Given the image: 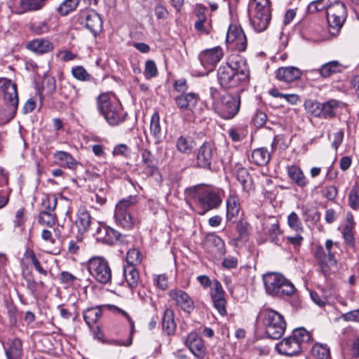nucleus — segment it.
<instances>
[{
	"label": "nucleus",
	"instance_id": "8",
	"mask_svg": "<svg viewBox=\"0 0 359 359\" xmlns=\"http://www.w3.org/2000/svg\"><path fill=\"white\" fill-rule=\"evenodd\" d=\"M217 159V149L212 142H205L197 149L196 163L200 168L212 170V165L216 164Z\"/></svg>",
	"mask_w": 359,
	"mask_h": 359
},
{
	"label": "nucleus",
	"instance_id": "11",
	"mask_svg": "<svg viewBox=\"0 0 359 359\" xmlns=\"http://www.w3.org/2000/svg\"><path fill=\"white\" fill-rule=\"evenodd\" d=\"M241 97L239 94H225L220 97L218 114L224 119L233 118L239 111Z\"/></svg>",
	"mask_w": 359,
	"mask_h": 359
},
{
	"label": "nucleus",
	"instance_id": "23",
	"mask_svg": "<svg viewBox=\"0 0 359 359\" xmlns=\"http://www.w3.org/2000/svg\"><path fill=\"white\" fill-rule=\"evenodd\" d=\"M276 78L281 81L290 83L300 79L302 71L295 67H282L276 72Z\"/></svg>",
	"mask_w": 359,
	"mask_h": 359
},
{
	"label": "nucleus",
	"instance_id": "38",
	"mask_svg": "<svg viewBox=\"0 0 359 359\" xmlns=\"http://www.w3.org/2000/svg\"><path fill=\"white\" fill-rule=\"evenodd\" d=\"M252 160L257 165H266L271 159V155L269 151L264 148H258L252 152Z\"/></svg>",
	"mask_w": 359,
	"mask_h": 359
},
{
	"label": "nucleus",
	"instance_id": "52",
	"mask_svg": "<svg viewBox=\"0 0 359 359\" xmlns=\"http://www.w3.org/2000/svg\"><path fill=\"white\" fill-rule=\"evenodd\" d=\"M348 203L353 210L359 208V187L354 185L348 195Z\"/></svg>",
	"mask_w": 359,
	"mask_h": 359
},
{
	"label": "nucleus",
	"instance_id": "60",
	"mask_svg": "<svg viewBox=\"0 0 359 359\" xmlns=\"http://www.w3.org/2000/svg\"><path fill=\"white\" fill-rule=\"evenodd\" d=\"M340 318L346 322L359 323V309L353 310L346 313H343Z\"/></svg>",
	"mask_w": 359,
	"mask_h": 359
},
{
	"label": "nucleus",
	"instance_id": "58",
	"mask_svg": "<svg viewBox=\"0 0 359 359\" xmlns=\"http://www.w3.org/2000/svg\"><path fill=\"white\" fill-rule=\"evenodd\" d=\"M72 72L74 77L81 81H86L90 78V74L82 66L73 68Z\"/></svg>",
	"mask_w": 359,
	"mask_h": 359
},
{
	"label": "nucleus",
	"instance_id": "10",
	"mask_svg": "<svg viewBox=\"0 0 359 359\" xmlns=\"http://www.w3.org/2000/svg\"><path fill=\"white\" fill-rule=\"evenodd\" d=\"M89 273L100 283L107 284L111 278L108 262L102 257H93L87 263Z\"/></svg>",
	"mask_w": 359,
	"mask_h": 359
},
{
	"label": "nucleus",
	"instance_id": "56",
	"mask_svg": "<svg viewBox=\"0 0 359 359\" xmlns=\"http://www.w3.org/2000/svg\"><path fill=\"white\" fill-rule=\"evenodd\" d=\"M57 199L55 195H48L43 200L42 205L44 208L43 211L53 212L56 208Z\"/></svg>",
	"mask_w": 359,
	"mask_h": 359
},
{
	"label": "nucleus",
	"instance_id": "29",
	"mask_svg": "<svg viewBox=\"0 0 359 359\" xmlns=\"http://www.w3.org/2000/svg\"><path fill=\"white\" fill-rule=\"evenodd\" d=\"M27 48L34 53L44 54L53 49V44L47 39H37L27 43Z\"/></svg>",
	"mask_w": 359,
	"mask_h": 359
},
{
	"label": "nucleus",
	"instance_id": "47",
	"mask_svg": "<svg viewBox=\"0 0 359 359\" xmlns=\"http://www.w3.org/2000/svg\"><path fill=\"white\" fill-rule=\"evenodd\" d=\"M205 9L203 8H200L197 11V20L195 22V28L196 30L203 32L208 33V26L209 25V22L207 21V19L205 15Z\"/></svg>",
	"mask_w": 359,
	"mask_h": 359
},
{
	"label": "nucleus",
	"instance_id": "51",
	"mask_svg": "<svg viewBox=\"0 0 359 359\" xmlns=\"http://www.w3.org/2000/svg\"><path fill=\"white\" fill-rule=\"evenodd\" d=\"M46 0H21L20 5L25 11H36L40 9Z\"/></svg>",
	"mask_w": 359,
	"mask_h": 359
},
{
	"label": "nucleus",
	"instance_id": "45",
	"mask_svg": "<svg viewBox=\"0 0 359 359\" xmlns=\"http://www.w3.org/2000/svg\"><path fill=\"white\" fill-rule=\"evenodd\" d=\"M81 0H65L57 8V12L62 16H65L75 11Z\"/></svg>",
	"mask_w": 359,
	"mask_h": 359
},
{
	"label": "nucleus",
	"instance_id": "30",
	"mask_svg": "<svg viewBox=\"0 0 359 359\" xmlns=\"http://www.w3.org/2000/svg\"><path fill=\"white\" fill-rule=\"evenodd\" d=\"M196 146L194 139L187 135H182L176 140L177 150L184 154H190Z\"/></svg>",
	"mask_w": 359,
	"mask_h": 359
},
{
	"label": "nucleus",
	"instance_id": "6",
	"mask_svg": "<svg viewBox=\"0 0 359 359\" xmlns=\"http://www.w3.org/2000/svg\"><path fill=\"white\" fill-rule=\"evenodd\" d=\"M137 203L136 196H130L118 202L115 207L114 218L116 224L125 229H131L135 224L131 211Z\"/></svg>",
	"mask_w": 359,
	"mask_h": 359
},
{
	"label": "nucleus",
	"instance_id": "53",
	"mask_svg": "<svg viewBox=\"0 0 359 359\" xmlns=\"http://www.w3.org/2000/svg\"><path fill=\"white\" fill-rule=\"evenodd\" d=\"M288 226L297 232L303 231L302 222L299 216L294 212H291L287 217Z\"/></svg>",
	"mask_w": 359,
	"mask_h": 359
},
{
	"label": "nucleus",
	"instance_id": "44",
	"mask_svg": "<svg viewBox=\"0 0 359 359\" xmlns=\"http://www.w3.org/2000/svg\"><path fill=\"white\" fill-rule=\"evenodd\" d=\"M211 297L213 305L219 313L222 316H225L226 314V301L224 297V293H212Z\"/></svg>",
	"mask_w": 359,
	"mask_h": 359
},
{
	"label": "nucleus",
	"instance_id": "22",
	"mask_svg": "<svg viewBox=\"0 0 359 359\" xmlns=\"http://www.w3.org/2000/svg\"><path fill=\"white\" fill-rule=\"evenodd\" d=\"M346 68L343 64L337 60L327 62L320 66L318 69L312 70L313 72L318 73L323 78L327 79L332 75L342 72Z\"/></svg>",
	"mask_w": 359,
	"mask_h": 359
},
{
	"label": "nucleus",
	"instance_id": "31",
	"mask_svg": "<svg viewBox=\"0 0 359 359\" xmlns=\"http://www.w3.org/2000/svg\"><path fill=\"white\" fill-rule=\"evenodd\" d=\"M109 306V305L97 306L95 308H90L85 311L83 312V318L86 324L89 327H91L93 323H96L100 319V318L102 316L101 309L102 307H107L110 310L117 311L116 309L113 307L110 308Z\"/></svg>",
	"mask_w": 359,
	"mask_h": 359
},
{
	"label": "nucleus",
	"instance_id": "37",
	"mask_svg": "<svg viewBox=\"0 0 359 359\" xmlns=\"http://www.w3.org/2000/svg\"><path fill=\"white\" fill-rule=\"evenodd\" d=\"M236 177L238 181L241 183L243 187V189L250 193L254 190L253 183L248 171L245 168H239L237 170Z\"/></svg>",
	"mask_w": 359,
	"mask_h": 359
},
{
	"label": "nucleus",
	"instance_id": "28",
	"mask_svg": "<svg viewBox=\"0 0 359 359\" xmlns=\"http://www.w3.org/2000/svg\"><path fill=\"white\" fill-rule=\"evenodd\" d=\"M109 307H110V308L113 307V308L116 309L117 310V312L121 313L123 316H124L128 319V320L130 322V328H131L130 334V337L128 339V340H126L125 341H119V340H116V339H107V340H105V342H103V343L109 344V345H113V346H126V347L130 346L133 343V334L134 329H135L134 322L131 320V318H130L128 314L125 311H123L115 306H109Z\"/></svg>",
	"mask_w": 359,
	"mask_h": 359
},
{
	"label": "nucleus",
	"instance_id": "32",
	"mask_svg": "<svg viewBox=\"0 0 359 359\" xmlns=\"http://www.w3.org/2000/svg\"><path fill=\"white\" fill-rule=\"evenodd\" d=\"M176 304L184 311L190 313L194 309V302L187 293H170Z\"/></svg>",
	"mask_w": 359,
	"mask_h": 359
},
{
	"label": "nucleus",
	"instance_id": "57",
	"mask_svg": "<svg viewBox=\"0 0 359 359\" xmlns=\"http://www.w3.org/2000/svg\"><path fill=\"white\" fill-rule=\"evenodd\" d=\"M153 282L158 290H165L168 288V280L165 274L155 276Z\"/></svg>",
	"mask_w": 359,
	"mask_h": 359
},
{
	"label": "nucleus",
	"instance_id": "34",
	"mask_svg": "<svg viewBox=\"0 0 359 359\" xmlns=\"http://www.w3.org/2000/svg\"><path fill=\"white\" fill-rule=\"evenodd\" d=\"M150 133L155 140V144L162 142L163 135L160 123V116L158 111H155L151 118Z\"/></svg>",
	"mask_w": 359,
	"mask_h": 359
},
{
	"label": "nucleus",
	"instance_id": "36",
	"mask_svg": "<svg viewBox=\"0 0 359 359\" xmlns=\"http://www.w3.org/2000/svg\"><path fill=\"white\" fill-rule=\"evenodd\" d=\"M314 255L318 260L323 273L326 276L330 273L331 267L332 266V264H330L328 254L327 255L325 253V250L322 246H317L314 252Z\"/></svg>",
	"mask_w": 359,
	"mask_h": 359
},
{
	"label": "nucleus",
	"instance_id": "9",
	"mask_svg": "<svg viewBox=\"0 0 359 359\" xmlns=\"http://www.w3.org/2000/svg\"><path fill=\"white\" fill-rule=\"evenodd\" d=\"M263 281L266 292H296L294 284L280 273H266Z\"/></svg>",
	"mask_w": 359,
	"mask_h": 359
},
{
	"label": "nucleus",
	"instance_id": "24",
	"mask_svg": "<svg viewBox=\"0 0 359 359\" xmlns=\"http://www.w3.org/2000/svg\"><path fill=\"white\" fill-rule=\"evenodd\" d=\"M241 205L238 197L235 194H230L226 200V220L229 222L235 223Z\"/></svg>",
	"mask_w": 359,
	"mask_h": 359
},
{
	"label": "nucleus",
	"instance_id": "19",
	"mask_svg": "<svg viewBox=\"0 0 359 359\" xmlns=\"http://www.w3.org/2000/svg\"><path fill=\"white\" fill-rule=\"evenodd\" d=\"M186 346L197 358H203L205 355V346L202 339L196 332H191L187 337Z\"/></svg>",
	"mask_w": 359,
	"mask_h": 359
},
{
	"label": "nucleus",
	"instance_id": "64",
	"mask_svg": "<svg viewBox=\"0 0 359 359\" xmlns=\"http://www.w3.org/2000/svg\"><path fill=\"white\" fill-rule=\"evenodd\" d=\"M267 120L266 114L262 111H257L253 118V122L257 127H262Z\"/></svg>",
	"mask_w": 359,
	"mask_h": 359
},
{
	"label": "nucleus",
	"instance_id": "48",
	"mask_svg": "<svg viewBox=\"0 0 359 359\" xmlns=\"http://www.w3.org/2000/svg\"><path fill=\"white\" fill-rule=\"evenodd\" d=\"M291 336L301 346L302 343L309 342L311 339V333L304 327L294 330Z\"/></svg>",
	"mask_w": 359,
	"mask_h": 359
},
{
	"label": "nucleus",
	"instance_id": "35",
	"mask_svg": "<svg viewBox=\"0 0 359 359\" xmlns=\"http://www.w3.org/2000/svg\"><path fill=\"white\" fill-rule=\"evenodd\" d=\"M53 157L59 163L72 170L76 169L79 164L77 161L69 153L64 151H55L53 154Z\"/></svg>",
	"mask_w": 359,
	"mask_h": 359
},
{
	"label": "nucleus",
	"instance_id": "12",
	"mask_svg": "<svg viewBox=\"0 0 359 359\" xmlns=\"http://www.w3.org/2000/svg\"><path fill=\"white\" fill-rule=\"evenodd\" d=\"M223 56L224 52L220 46L201 51L198 55V59L201 65L205 69V72H203L202 74L208 75L209 72H212Z\"/></svg>",
	"mask_w": 359,
	"mask_h": 359
},
{
	"label": "nucleus",
	"instance_id": "1",
	"mask_svg": "<svg viewBox=\"0 0 359 359\" xmlns=\"http://www.w3.org/2000/svg\"><path fill=\"white\" fill-rule=\"evenodd\" d=\"M249 70L245 60L240 55H231L228 62L217 70V80L224 88H231L247 83Z\"/></svg>",
	"mask_w": 359,
	"mask_h": 359
},
{
	"label": "nucleus",
	"instance_id": "62",
	"mask_svg": "<svg viewBox=\"0 0 359 359\" xmlns=\"http://www.w3.org/2000/svg\"><path fill=\"white\" fill-rule=\"evenodd\" d=\"M325 0H316L312 2H311L308 6H307V11L309 13H313L317 11H320L324 9L326 10L327 6L326 5H322V6H320V4H322Z\"/></svg>",
	"mask_w": 359,
	"mask_h": 359
},
{
	"label": "nucleus",
	"instance_id": "4",
	"mask_svg": "<svg viewBox=\"0 0 359 359\" xmlns=\"http://www.w3.org/2000/svg\"><path fill=\"white\" fill-rule=\"evenodd\" d=\"M259 316L269 338L278 339L283 335L286 322L280 313L273 309H265L260 312Z\"/></svg>",
	"mask_w": 359,
	"mask_h": 359
},
{
	"label": "nucleus",
	"instance_id": "50",
	"mask_svg": "<svg viewBox=\"0 0 359 359\" xmlns=\"http://www.w3.org/2000/svg\"><path fill=\"white\" fill-rule=\"evenodd\" d=\"M38 221L42 225L51 227L55 224V215L52 212L41 211Z\"/></svg>",
	"mask_w": 359,
	"mask_h": 359
},
{
	"label": "nucleus",
	"instance_id": "3",
	"mask_svg": "<svg viewBox=\"0 0 359 359\" xmlns=\"http://www.w3.org/2000/svg\"><path fill=\"white\" fill-rule=\"evenodd\" d=\"M189 196L192 198L196 204L202 208L199 212L203 215L208 210L217 208L222 203L221 191L209 187H194L188 190Z\"/></svg>",
	"mask_w": 359,
	"mask_h": 359
},
{
	"label": "nucleus",
	"instance_id": "49",
	"mask_svg": "<svg viewBox=\"0 0 359 359\" xmlns=\"http://www.w3.org/2000/svg\"><path fill=\"white\" fill-rule=\"evenodd\" d=\"M304 106L307 111L311 113L313 116L321 118L322 103L312 100H308L305 102Z\"/></svg>",
	"mask_w": 359,
	"mask_h": 359
},
{
	"label": "nucleus",
	"instance_id": "41",
	"mask_svg": "<svg viewBox=\"0 0 359 359\" xmlns=\"http://www.w3.org/2000/svg\"><path fill=\"white\" fill-rule=\"evenodd\" d=\"M50 19H45L32 22L29 25V29L36 35L47 34L50 29Z\"/></svg>",
	"mask_w": 359,
	"mask_h": 359
},
{
	"label": "nucleus",
	"instance_id": "17",
	"mask_svg": "<svg viewBox=\"0 0 359 359\" xmlns=\"http://www.w3.org/2000/svg\"><path fill=\"white\" fill-rule=\"evenodd\" d=\"M95 235L97 241L107 245L114 244L121 236L118 231L106 225H100Z\"/></svg>",
	"mask_w": 359,
	"mask_h": 359
},
{
	"label": "nucleus",
	"instance_id": "26",
	"mask_svg": "<svg viewBox=\"0 0 359 359\" xmlns=\"http://www.w3.org/2000/svg\"><path fill=\"white\" fill-rule=\"evenodd\" d=\"M287 173L290 179L298 187L304 188L309 184L308 179L299 167L297 165L287 166Z\"/></svg>",
	"mask_w": 359,
	"mask_h": 359
},
{
	"label": "nucleus",
	"instance_id": "61",
	"mask_svg": "<svg viewBox=\"0 0 359 359\" xmlns=\"http://www.w3.org/2000/svg\"><path fill=\"white\" fill-rule=\"evenodd\" d=\"M25 210L23 208H20L16 211L15 219L13 220L15 226L22 227L24 226L25 222Z\"/></svg>",
	"mask_w": 359,
	"mask_h": 359
},
{
	"label": "nucleus",
	"instance_id": "5",
	"mask_svg": "<svg viewBox=\"0 0 359 359\" xmlns=\"http://www.w3.org/2000/svg\"><path fill=\"white\" fill-rule=\"evenodd\" d=\"M0 97L4 100V104L8 110L6 117L0 121V125H1L10 121L15 116L17 111L19 100L16 84L6 78L1 79Z\"/></svg>",
	"mask_w": 359,
	"mask_h": 359
},
{
	"label": "nucleus",
	"instance_id": "21",
	"mask_svg": "<svg viewBox=\"0 0 359 359\" xmlns=\"http://www.w3.org/2000/svg\"><path fill=\"white\" fill-rule=\"evenodd\" d=\"M142 164L144 172L151 177L159 175V171L157 167V161L151 152L145 149L142 151Z\"/></svg>",
	"mask_w": 359,
	"mask_h": 359
},
{
	"label": "nucleus",
	"instance_id": "2",
	"mask_svg": "<svg viewBox=\"0 0 359 359\" xmlns=\"http://www.w3.org/2000/svg\"><path fill=\"white\" fill-rule=\"evenodd\" d=\"M97 108L106 121L111 126L123 123L127 113L114 95L102 93L97 98Z\"/></svg>",
	"mask_w": 359,
	"mask_h": 359
},
{
	"label": "nucleus",
	"instance_id": "46",
	"mask_svg": "<svg viewBox=\"0 0 359 359\" xmlns=\"http://www.w3.org/2000/svg\"><path fill=\"white\" fill-rule=\"evenodd\" d=\"M311 354L316 359H329L330 348L325 344L316 343L311 348Z\"/></svg>",
	"mask_w": 359,
	"mask_h": 359
},
{
	"label": "nucleus",
	"instance_id": "25",
	"mask_svg": "<svg viewBox=\"0 0 359 359\" xmlns=\"http://www.w3.org/2000/svg\"><path fill=\"white\" fill-rule=\"evenodd\" d=\"M93 222L90 212L85 208H80L76 215V226L80 233L87 232Z\"/></svg>",
	"mask_w": 359,
	"mask_h": 359
},
{
	"label": "nucleus",
	"instance_id": "15",
	"mask_svg": "<svg viewBox=\"0 0 359 359\" xmlns=\"http://www.w3.org/2000/svg\"><path fill=\"white\" fill-rule=\"evenodd\" d=\"M79 22L84 25L95 36L102 30V20L94 10L83 13L79 17Z\"/></svg>",
	"mask_w": 359,
	"mask_h": 359
},
{
	"label": "nucleus",
	"instance_id": "33",
	"mask_svg": "<svg viewBox=\"0 0 359 359\" xmlns=\"http://www.w3.org/2000/svg\"><path fill=\"white\" fill-rule=\"evenodd\" d=\"M341 104H342V102L334 99L322 103L321 118L325 119L334 118L336 116L337 111L340 107Z\"/></svg>",
	"mask_w": 359,
	"mask_h": 359
},
{
	"label": "nucleus",
	"instance_id": "7",
	"mask_svg": "<svg viewBox=\"0 0 359 359\" xmlns=\"http://www.w3.org/2000/svg\"><path fill=\"white\" fill-rule=\"evenodd\" d=\"M142 256L140 251L133 248L128 251L126 255L127 266H124L123 275L130 290H135L139 283L140 276L135 266L142 262Z\"/></svg>",
	"mask_w": 359,
	"mask_h": 359
},
{
	"label": "nucleus",
	"instance_id": "40",
	"mask_svg": "<svg viewBox=\"0 0 359 359\" xmlns=\"http://www.w3.org/2000/svg\"><path fill=\"white\" fill-rule=\"evenodd\" d=\"M339 15L341 19H346L347 17V11L346 6L341 1H335L326 8V15L333 16Z\"/></svg>",
	"mask_w": 359,
	"mask_h": 359
},
{
	"label": "nucleus",
	"instance_id": "27",
	"mask_svg": "<svg viewBox=\"0 0 359 359\" xmlns=\"http://www.w3.org/2000/svg\"><path fill=\"white\" fill-rule=\"evenodd\" d=\"M4 348L8 359H21L22 348L19 339H8Z\"/></svg>",
	"mask_w": 359,
	"mask_h": 359
},
{
	"label": "nucleus",
	"instance_id": "20",
	"mask_svg": "<svg viewBox=\"0 0 359 359\" xmlns=\"http://www.w3.org/2000/svg\"><path fill=\"white\" fill-rule=\"evenodd\" d=\"M60 279L62 283L67 284V285H78L81 289L84 290V292L96 289V285L92 284V281L90 279H79L68 271L61 272Z\"/></svg>",
	"mask_w": 359,
	"mask_h": 359
},
{
	"label": "nucleus",
	"instance_id": "13",
	"mask_svg": "<svg viewBox=\"0 0 359 359\" xmlns=\"http://www.w3.org/2000/svg\"><path fill=\"white\" fill-rule=\"evenodd\" d=\"M226 41L231 48L239 52L244 51L247 48L246 36L242 28L236 24L229 25Z\"/></svg>",
	"mask_w": 359,
	"mask_h": 359
},
{
	"label": "nucleus",
	"instance_id": "14",
	"mask_svg": "<svg viewBox=\"0 0 359 359\" xmlns=\"http://www.w3.org/2000/svg\"><path fill=\"white\" fill-rule=\"evenodd\" d=\"M265 1V5L257 3L256 6V13L251 20L252 25L257 32L264 31L271 20V8L268 5V0Z\"/></svg>",
	"mask_w": 359,
	"mask_h": 359
},
{
	"label": "nucleus",
	"instance_id": "39",
	"mask_svg": "<svg viewBox=\"0 0 359 359\" xmlns=\"http://www.w3.org/2000/svg\"><path fill=\"white\" fill-rule=\"evenodd\" d=\"M162 325L164 331L168 334H173L176 330V323L174 319V312L170 309H167L164 311L162 319Z\"/></svg>",
	"mask_w": 359,
	"mask_h": 359
},
{
	"label": "nucleus",
	"instance_id": "63",
	"mask_svg": "<svg viewBox=\"0 0 359 359\" xmlns=\"http://www.w3.org/2000/svg\"><path fill=\"white\" fill-rule=\"evenodd\" d=\"M323 195L330 201H333L337 195V189L334 186H328L323 189Z\"/></svg>",
	"mask_w": 359,
	"mask_h": 359
},
{
	"label": "nucleus",
	"instance_id": "43",
	"mask_svg": "<svg viewBox=\"0 0 359 359\" xmlns=\"http://www.w3.org/2000/svg\"><path fill=\"white\" fill-rule=\"evenodd\" d=\"M208 243L213 249L212 251L219 255H224L225 253V244L224 241L219 236L212 235L208 239Z\"/></svg>",
	"mask_w": 359,
	"mask_h": 359
},
{
	"label": "nucleus",
	"instance_id": "59",
	"mask_svg": "<svg viewBox=\"0 0 359 359\" xmlns=\"http://www.w3.org/2000/svg\"><path fill=\"white\" fill-rule=\"evenodd\" d=\"M228 134L233 142H240L245 137V130L241 128H231Z\"/></svg>",
	"mask_w": 359,
	"mask_h": 359
},
{
	"label": "nucleus",
	"instance_id": "54",
	"mask_svg": "<svg viewBox=\"0 0 359 359\" xmlns=\"http://www.w3.org/2000/svg\"><path fill=\"white\" fill-rule=\"evenodd\" d=\"M144 74L147 79L156 77L158 75V69L154 60H148L145 62Z\"/></svg>",
	"mask_w": 359,
	"mask_h": 359
},
{
	"label": "nucleus",
	"instance_id": "55",
	"mask_svg": "<svg viewBox=\"0 0 359 359\" xmlns=\"http://www.w3.org/2000/svg\"><path fill=\"white\" fill-rule=\"evenodd\" d=\"M312 301L319 306H323L330 304L329 295H324V293H309Z\"/></svg>",
	"mask_w": 359,
	"mask_h": 359
},
{
	"label": "nucleus",
	"instance_id": "18",
	"mask_svg": "<svg viewBox=\"0 0 359 359\" xmlns=\"http://www.w3.org/2000/svg\"><path fill=\"white\" fill-rule=\"evenodd\" d=\"M276 349L281 355L292 356L302 352V346L290 335L277 344Z\"/></svg>",
	"mask_w": 359,
	"mask_h": 359
},
{
	"label": "nucleus",
	"instance_id": "16",
	"mask_svg": "<svg viewBox=\"0 0 359 359\" xmlns=\"http://www.w3.org/2000/svg\"><path fill=\"white\" fill-rule=\"evenodd\" d=\"M200 100L198 94L194 92L180 93L175 98L177 108L182 112H190L196 107Z\"/></svg>",
	"mask_w": 359,
	"mask_h": 359
},
{
	"label": "nucleus",
	"instance_id": "42",
	"mask_svg": "<svg viewBox=\"0 0 359 359\" xmlns=\"http://www.w3.org/2000/svg\"><path fill=\"white\" fill-rule=\"evenodd\" d=\"M330 34L337 36L341 29L346 19H341L339 15L327 16Z\"/></svg>",
	"mask_w": 359,
	"mask_h": 359
}]
</instances>
